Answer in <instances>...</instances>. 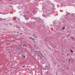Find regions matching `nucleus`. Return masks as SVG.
Instances as JSON below:
<instances>
[{
  "label": "nucleus",
  "instance_id": "f257e3e1",
  "mask_svg": "<svg viewBox=\"0 0 75 75\" xmlns=\"http://www.w3.org/2000/svg\"><path fill=\"white\" fill-rule=\"evenodd\" d=\"M23 47H27V45H26L25 44H23Z\"/></svg>",
  "mask_w": 75,
  "mask_h": 75
},
{
  "label": "nucleus",
  "instance_id": "f03ea898",
  "mask_svg": "<svg viewBox=\"0 0 75 75\" xmlns=\"http://www.w3.org/2000/svg\"><path fill=\"white\" fill-rule=\"evenodd\" d=\"M6 20V19H2V18H0V21H3V20Z\"/></svg>",
  "mask_w": 75,
  "mask_h": 75
},
{
  "label": "nucleus",
  "instance_id": "7ed1b4c3",
  "mask_svg": "<svg viewBox=\"0 0 75 75\" xmlns=\"http://www.w3.org/2000/svg\"><path fill=\"white\" fill-rule=\"evenodd\" d=\"M42 68L43 70H46V68H44L43 67H42Z\"/></svg>",
  "mask_w": 75,
  "mask_h": 75
},
{
  "label": "nucleus",
  "instance_id": "20e7f679",
  "mask_svg": "<svg viewBox=\"0 0 75 75\" xmlns=\"http://www.w3.org/2000/svg\"><path fill=\"white\" fill-rule=\"evenodd\" d=\"M41 57H43L44 58V56H43V54H42L41 55Z\"/></svg>",
  "mask_w": 75,
  "mask_h": 75
},
{
  "label": "nucleus",
  "instance_id": "39448f33",
  "mask_svg": "<svg viewBox=\"0 0 75 75\" xmlns=\"http://www.w3.org/2000/svg\"><path fill=\"white\" fill-rule=\"evenodd\" d=\"M22 58H25V55H24L22 57Z\"/></svg>",
  "mask_w": 75,
  "mask_h": 75
},
{
  "label": "nucleus",
  "instance_id": "423d86ee",
  "mask_svg": "<svg viewBox=\"0 0 75 75\" xmlns=\"http://www.w3.org/2000/svg\"><path fill=\"white\" fill-rule=\"evenodd\" d=\"M39 23H40V22H41V19H39Z\"/></svg>",
  "mask_w": 75,
  "mask_h": 75
},
{
  "label": "nucleus",
  "instance_id": "0eeeda50",
  "mask_svg": "<svg viewBox=\"0 0 75 75\" xmlns=\"http://www.w3.org/2000/svg\"><path fill=\"white\" fill-rule=\"evenodd\" d=\"M71 39L72 40H74V37H73Z\"/></svg>",
  "mask_w": 75,
  "mask_h": 75
},
{
  "label": "nucleus",
  "instance_id": "6e6552de",
  "mask_svg": "<svg viewBox=\"0 0 75 75\" xmlns=\"http://www.w3.org/2000/svg\"><path fill=\"white\" fill-rule=\"evenodd\" d=\"M23 16V17H26V15H25Z\"/></svg>",
  "mask_w": 75,
  "mask_h": 75
},
{
  "label": "nucleus",
  "instance_id": "1a4fd4ad",
  "mask_svg": "<svg viewBox=\"0 0 75 75\" xmlns=\"http://www.w3.org/2000/svg\"><path fill=\"white\" fill-rule=\"evenodd\" d=\"M21 51H19L18 52V53L19 54H21Z\"/></svg>",
  "mask_w": 75,
  "mask_h": 75
},
{
  "label": "nucleus",
  "instance_id": "9d476101",
  "mask_svg": "<svg viewBox=\"0 0 75 75\" xmlns=\"http://www.w3.org/2000/svg\"><path fill=\"white\" fill-rule=\"evenodd\" d=\"M70 51H71V52H72V53H73V51H72V50H71Z\"/></svg>",
  "mask_w": 75,
  "mask_h": 75
},
{
  "label": "nucleus",
  "instance_id": "9b49d317",
  "mask_svg": "<svg viewBox=\"0 0 75 75\" xmlns=\"http://www.w3.org/2000/svg\"><path fill=\"white\" fill-rule=\"evenodd\" d=\"M29 39H30V40H32V38L31 37H30L29 38Z\"/></svg>",
  "mask_w": 75,
  "mask_h": 75
},
{
  "label": "nucleus",
  "instance_id": "f8f14e48",
  "mask_svg": "<svg viewBox=\"0 0 75 75\" xmlns=\"http://www.w3.org/2000/svg\"><path fill=\"white\" fill-rule=\"evenodd\" d=\"M32 41H33V40H34V38H32Z\"/></svg>",
  "mask_w": 75,
  "mask_h": 75
},
{
  "label": "nucleus",
  "instance_id": "ddd939ff",
  "mask_svg": "<svg viewBox=\"0 0 75 75\" xmlns=\"http://www.w3.org/2000/svg\"><path fill=\"white\" fill-rule=\"evenodd\" d=\"M48 66H46L45 67H46V68H48Z\"/></svg>",
  "mask_w": 75,
  "mask_h": 75
},
{
  "label": "nucleus",
  "instance_id": "4468645a",
  "mask_svg": "<svg viewBox=\"0 0 75 75\" xmlns=\"http://www.w3.org/2000/svg\"><path fill=\"white\" fill-rule=\"evenodd\" d=\"M64 29H65V27H63V30H64Z\"/></svg>",
  "mask_w": 75,
  "mask_h": 75
},
{
  "label": "nucleus",
  "instance_id": "2eb2a0df",
  "mask_svg": "<svg viewBox=\"0 0 75 75\" xmlns=\"http://www.w3.org/2000/svg\"><path fill=\"white\" fill-rule=\"evenodd\" d=\"M48 69H51V68H50V67H48Z\"/></svg>",
  "mask_w": 75,
  "mask_h": 75
},
{
  "label": "nucleus",
  "instance_id": "dca6fc26",
  "mask_svg": "<svg viewBox=\"0 0 75 75\" xmlns=\"http://www.w3.org/2000/svg\"><path fill=\"white\" fill-rule=\"evenodd\" d=\"M23 68H25V66H23Z\"/></svg>",
  "mask_w": 75,
  "mask_h": 75
},
{
  "label": "nucleus",
  "instance_id": "f3484780",
  "mask_svg": "<svg viewBox=\"0 0 75 75\" xmlns=\"http://www.w3.org/2000/svg\"><path fill=\"white\" fill-rule=\"evenodd\" d=\"M38 52H40V51H38Z\"/></svg>",
  "mask_w": 75,
  "mask_h": 75
},
{
  "label": "nucleus",
  "instance_id": "a211bd4d",
  "mask_svg": "<svg viewBox=\"0 0 75 75\" xmlns=\"http://www.w3.org/2000/svg\"><path fill=\"white\" fill-rule=\"evenodd\" d=\"M70 60H71V59H69V61H70Z\"/></svg>",
  "mask_w": 75,
  "mask_h": 75
},
{
  "label": "nucleus",
  "instance_id": "6ab92c4d",
  "mask_svg": "<svg viewBox=\"0 0 75 75\" xmlns=\"http://www.w3.org/2000/svg\"><path fill=\"white\" fill-rule=\"evenodd\" d=\"M48 64L49 65H50V63H48Z\"/></svg>",
  "mask_w": 75,
  "mask_h": 75
},
{
  "label": "nucleus",
  "instance_id": "aec40b11",
  "mask_svg": "<svg viewBox=\"0 0 75 75\" xmlns=\"http://www.w3.org/2000/svg\"><path fill=\"white\" fill-rule=\"evenodd\" d=\"M37 45H34V46H35V47Z\"/></svg>",
  "mask_w": 75,
  "mask_h": 75
},
{
  "label": "nucleus",
  "instance_id": "412c9836",
  "mask_svg": "<svg viewBox=\"0 0 75 75\" xmlns=\"http://www.w3.org/2000/svg\"><path fill=\"white\" fill-rule=\"evenodd\" d=\"M32 50H34V49H33Z\"/></svg>",
  "mask_w": 75,
  "mask_h": 75
},
{
  "label": "nucleus",
  "instance_id": "4be33fe9",
  "mask_svg": "<svg viewBox=\"0 0 75 75\" xmlns=\"http://www.w3.org/2000/svg\"><path fill=\"white\" fill-rule=\"evenodd\" d=\"M21 51H23V50H21Z\"/></svg>",
  "mask_w": 75,
  "mask_h": 75
},
{
  "label": "nucleus",
  "instance_id": "5701e85b",
  "mask_svg": "<svg viewBox=\"0 0 75 75\" xmlns=\"http://www.w3.org/2000/svg\"><path fill=\"white\" fill-rule=\"evenodd\" d=\"M9 25H11V23Z\"/></svg>",
  "mask_w": 75,
  "mask_h": 75
},
{
  "label": "nucleus",
  "instance_id": "b1692460",
  "mask_svg": "<svg viewBox=\"0 0 75 75\" xmlns=\"http://www.w3.org/2000/svg\"><path fill=\"white\" fill-rule=\"evenodd\" d=\"M18 33V32H17V33Z\"/></svg>",
  "mask_w": 75,
  "mask_h": 75
},
{
  "label": "nucleus",
  "instance_id": "393cba45",
  "mask_svg": "<svg viewBox=\"0 0 75 75\" xmlns=\"http://www.w3.org/2000/svg\"><path fill=\"white\" fill-rule=\"evenodd\" d=\"M14 33H16V31H14Z\"/></svg>",
  "mask_w": 75,
  "mask_h": 75
},
{
  "label": "nucleus",
  "instance_id": "a878e982",
  "mask_svg": "<svg viewBox=\"0 0 75 75\" xmlns=\"http://www.w3.org/2000/svg\"><path fill=\"white\" fill-rule=\"evenodd\" d=\"M67 55H68V54H67Z\"/></svg>",
  "mask_w": 75,
  "mask_h": 75
},
{
  "label": "nucleus",
  "instance_id": "bb28decb",
  "mask_svg": "<svg viewBox=\"0 0 75 75\" xmlns=\"http://www.w3.org/2000/svg\"><path fill=\"white\" fill-rule=\"evenodd\" d=\"M73 16H74V14H72Z\"/></svg>",
  "mask_w": 75,
  "mask_h": 75
},
{
  "label": "nucleus",
  "instance_id": "cd10ccee",
  "mask_svg": "<svg viewBox=\"0 0 75 75\" xmlns=\"http://www.w3.org/2000/svg\"><path fill=\"white\" fill-rule=\"evenodd\" d=\"M72 3H74V1H73V2H72Z\"/></svg>",
  "mask_w": 75,
  "mask_h": 75
},
{
  "label": "nucleus",
  "instance_id": "c85d7f7f",
  "mask_svg": "<svg viewBox=\"0 0 75 75\" xmlns=\"http://www.w3.org/2000/svg\"><path fill=\"white\" fill-rule=\"evenodd\" d=\"M34 35H35L34 34Z\"/></svg>",
  "mask_w": 75,
  "mask_h": 75
},
{
  "label": "nucleus",
  "instance_id": "c756f323",
  "mask_svg": "<svg viewBox=\"0 0 75 75\" xmlns=\"http://www.w3.org/2000/svg\"><path fill=\"white\" fill-rule=\"evenodd\" d=\"M19 54H18V55H19Z\"/></svg>",
  "mask_w": 75,
  "mask_h": 75
}]
</instances>
